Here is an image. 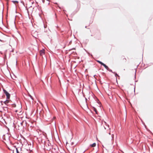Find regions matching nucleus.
<instances>
[{
	"mask_svg": "<svg viewBox=\"0 0 153 153\" xmlns=\"http://www.w3.org/2000/svg\"><path fill=\"white\" fill-rule=\"evenodd\" d=\"M44 144L45 146L46 147L47 150L50 151L53 148L52 146H51V144L49 143V142H48V143H47L46 141H44Z\"/></svg>",
	"mask_w": 153,
	"mask_h": 153,
	"instance_id": "obj_1",
	"label": "nucleus"
},
{
	"mask_svg": "<svg viewBox=\"0 0 153 153\" xmlns=\"http://www.w3.org/2000/svg\"><path fill=\"white\" fill-rule=\"evenodd\" d=\"M4 93L7 97V99H9L10 97V94L5 89H3Z\"/></svg>",
	"mask_w": 153,
	"mask_h": 153,
	"instance_id": "obj_2",
	"label": "nucleus"
},
{
	"mask_svg": "<svg viewBox=\"0 0 153 153\" xmlns=\"http://www.w3.org/2000/svg\"><path fill=\"white\" fill-rule=\"evenodd\" d=\"M93 110L95 112L96 114H98V112L95 107H92Z\"/></svg>",
	"mask_w": 153,
	"mask_h": 153,
	"instance_id": "obj_3",
	"label": "nucleus"
},
{
	"mask_svg": "<svg viewBox=\"0 0 153 153\" xmlns=\"http://www.w3.org/2000/svg\"><path fill=\"white\" fill-rule=\"evenodd\" d=\"M96 146V143H94L92 144H90V146L91 147H94Z\"/></svg>",
	"mask_w": 153,
	"mask_h": 153,
	"instance_id": "obj_4",
	"label": "nucleus"
},
{
	"mask_svg": "<svg viewBox=\"0 0 153 153\" xmlns=\"http://www.w3.org/2000/svg\"><path fill=\"white\" fill-rule=\"evenodd\" d=\"M102 66H103L107 70L109 68L104 63L102 65Z\"/></svg>",
	"mask_w": 153,
	"mask_h": 153,
	"instance_id": "obj_5",
	"label": "nucleus"
},
{
	"mask_svg": "<svg viewBox=\"0 0 153 153\" xmlns=\"http://www.w3.org/2000/svg\"><path fill=\"white\" fill-rule=\"evenodd\" d=\"M97 62H98L100 64H101V65H102L104 63H103L102 62L99 61V60H97Z\"/></svg>",
	"mask_w": 153,
	"mask_h": 153,
	"instance_id": "obj_6",
	"label": "nucleus"
},
{
	"mask_svg": "<svg viewBox=\"0 0 153 153\" xmlns=\"http://www.w3.org/2000/svg\"><path fill=\"white\" fill-rule=\"evenodd\" d=\"M40 53L41 54H42V53H44V49H42V50H41L40 51Z\"/></svg>",
	"mask_w": 153,
	"mask_h": 153,
	"instance_id": "obj_7",
	"label": "nucleus"
},
{
	"mask_svg": "<svg viewBox=\"0 0 153 153\" xmlns=\"http://www.w3.org/2000/svg\"><path fill=\"white\" fill-rule=\"evenodd\" d=\"M96 101L98 103V104H99L100 105V101H99V100H98V99L97 98H96Z\"/></svg>",
	"mask_w": 153,
	"mask_h": 153,
	"instance_id": "obj_8",
	"label": "nucleus"
},
{
	"mask_svg": "<svg viewBox=\"0 0 153 153\" xmlns=\"http://www.w3.org/2000/svg\"><path fill=\"white\" fill-rule=\"evenodd\" d=\"M107 70L110 72L112 73L113 74H115V72H113L112 70L111 69H110L109 68H108V70Z\"/></svg>",
	"mask_w": 153,
	"mask_h": 153,
	"instance_id": "obj_9",
	"label": "nucleus"
},
{
	"mask_svg": "<svg viewBox=\"0 0 153 153\" xmlns=\"http://www.w3.org/2000/svg\"><path fill=\"white\" fill-rule=\"evenodd\" d=\"M7 99H7V100L3 102V103L5 104L6 105L8 103V102L7 101H8Z\"/></svg>",
	"mask_w": 153,
	"mask_h": 153,
	"instance_id": "obj_10",
	"label": "nucleus"
},
{
	"mask_svg": "<svg viewBox=\"0 0 153 153\" xmlns=\"http://www.w3.org/2000/svg\"><path fill=\"white\" fill-rule=\"evenodd\" d=\"M12 2H13L14 4H15V3H18L19 2L17 1H12Z\"/></svg>",
	"mask_w": 153,
	"mask_h": 153,
	"instance_id": "obj_11",
	"label": "nucleus"
},
{
	"mask_svg": "<svg viewBox=\"0 0 153 153\" xmlns=\"http://www.w3.org/2000/svg\"><path fill=\"white\" fill-rule=\"evenodd\" d=\"M115 74V76L116 77H117V76H119V75L117 73L115 72V74Z\"/></svg>",
	"mask_w": 153,
	"mask_h": 153,
	"instance_id": "obj_12",
	"label": "nucleus"
},
{
	"mask_svg": "<svg viewBox=\"0 0 153 153\" xmlns=\"http://www.w3.org/2000/svg\"><path fill=\"white\" fill-rule=\"evenodd\" d=\"M16 153H19V152L18 151V148H16Z\"/></svg>",
	"mask_w": 153,
	"mask_h": 153,
	"instance_id": "obj_13",
	"label": "nucleus"
},
{
	"mask_svg": "<svg viewBox=\"0 0 153 153\" xmlns=\"http://www.w3.org/2000/svg\"><path fill=\"white\" fill-rule=\"evenodd\" d=\"M29 96L30 97V98L32 99L33 100V98L32 96H31L30 94H29Z\"/></svg>",
	"mask_w": 153,
	"mask_h": 153,
	"instance_id": "obj_14",
	"label": "nucleus"
},
{
	"mask_svg": "<svg viewBox=\"0 0 153 153\" xmlns=\"http://www.w3.org/2000/svg\"><path fill=\"white\" fill-rule=\"evenodd\" d=\"M85 101H86V104L87 107H88V105H87V99L85 97Z\"/></svg>",
	"mask_w": 153,
	"mask_h": 153,
	"instance_id": "obj_15",
	"label": "nucleus"
},
{
	"mask_svg": "<svg viewBox=\"0 0 153 153\" xmlns=\"http://www.w3.org/2000/svg\"><path fill=\"white\" fill-rule=\"evenodd\" d=\"M114 134H112L111 135V137H112V139H113V138H114Z\"/></svg>",
	"mask_w": 153,
	"mask_h": 153,
	"instance_id": "obj_16",
	"label": "nucleus"
},
{
	"mask_svg": "<svg viewBox=\"0 0 153 153\" xmlns=\"http://www.w3.org/2000/svg\"><path fill=\"white\" fill-rule=\"evenodd\" d=\"M75 48H73L72 49H70L69 50V51H71V50H75Z\"/></svg>",
	"mask_w": 153,
	"mask_h": 153,
	"instance_id": "obj_17",
	"label": "nucleus"
},
{
	"mask_svg": "<svg viewBox=\"0 0 153 153\" xmlns=\"http://www.w3.org/2000/svg\"><path fill=\"white\" fill-rule=\"evenodd\" d=\"M71 42H72V41L71 40L69 42V45H70L71 44Z\"/></svg>",
	"mask_w": 153,
	"mask_h": 153,
	"instance_id": "obj_18",
	"label": "nucleus"
},
{
	"mask_svg": "<svg viewBox=\"0 0 153 153\" xmlns=\"http://www.w3.org/2000/svg\"><path fill=\"white\" fill-rule=\"evenodd\" d=\"M23 122H21V123H20V124L21 125H22L23 124Z\"/></svg>",
	"mask_w": 153,
	"mask_h": 153,
	"instance_id": "obj_19",
	"label": "nucleus"
},
{
	"mask_svg": "<svg viewBox=\"0 0 153 153\" xmlns=\"http://www.w3.org/2000/svg\"><path fill=\"white\" fill-rule=\"evenodd\" d=\"M13 107H15L16 106V105L15 104H13Z\"/></svg>",
	"mask_w": 153,
	"mask_h": 153,
	"instance_id": "obj_20",
	"label": "nucleus"
},
{
	"mask_svg": "<svg viewBox=\"0 0 153 153\" xmlns=\"http://www.w3.org/2000/svg\"><path fill=\"white\" fill-rule=\"evenodd\" d=\"M144 126L146 128V126L145 124L144 123Z\"/></svg>",
	"mask_w": 153,
	"mask_h": 153,
	"instance_id": "obj_21",
	"label": "nucleus"
},
{
	"mask_svg": "<svg viewBox=\"0 0 153 153\" xmlns=\"http://www.w3.org/2000/svg\"><path fill=\"white\" fill-rule=\"evenodd\" d=\"M96 76V75H94V78H95V76Z\"/></svg>",
	"mask_w": 153,
	"mask_h": 153,
	"instance_id": "obj_22",
	"label": "nucleus"
},
{
	"mask_svg": "<svg viewBox=\"0 0 153 153\" xmlns=\"http://www.w3.org/2000/svg\"><path fill=\"white\" fill-rule=\"evenodd\" d=\"M63 152H64V153H66V152H65V151H64V150L63 151Z\"/></svg>",
	"mask_w": 153,
	"mask_h": 153,
	"instance_id": "obj_23",
	"label": "nucleus"
},
{
	"mask_svg": "<svg viewBox=\"0 0 153 153\" xmlns=\"http://www.w3.org/2000/svg\"><path fill=\"white\" fill-rule=\"evenodd\" d=\"M135 74H136V73H135ZM135 77H136L135 74Z\"/></svg>",
	"mask_w": 153,
	"mask_h": 153,
	"instance_id": "obj_24",
	"label": "nucleus"
},
{
	"mask_svg": "<svg viewBox=\"0 0 153 153\" xmlns=\"http://www.w3.org/2000/svg\"><path fill=\"white\" fill-rule=\"evenodd\" d=\"M149 131L150 132H151V133H152V132H151V131H150L149 130Z\"/></svg>",
	"mask_w": 153,
	"mask_h": 153,
	"instance_id": "obj_25",
	"label": "nucleus"
},
{
	"mask_svg": "<svg viewBox=\"0 0 153 153\" xmlns=\"http://www.w3.org/2000/svg\"><path fill=\"white\" fill-rule=\"evenodd\" d=\"M109 134L110 135L111 134L110 133H109Z\"/></svg>",
	"mask_w": 153,
	"mask_h": 153,
	"instance_id": "obj_26",
	"label": "nucleus"
},
{
	"mask_svg": "<svg viewBox=\"0 0 153 153\" xmlns=\"http://www.w3.org/2000/svg\"><path fill=\"white\" fill-rule=\"evenodd\" d=\"M0 41H1H1H2V40H1L0 39Z\"/></svg>",
	"mask_w": 153,
	"mask_h": 153,
	"instance_id": "obj_27",
	"label": "nucleus"
},
{
	"mask_svg": "<svg viewBox=\"0 0 153 153\" xmlns=\"http://www.w3.org/2000/svg\"><path fill=\"white\" fill-rule=\"evenodd\" d=\"M25 126H26V122H25Z\"/></svg>",
	"mask_w": 153,
	"mask_h": 153,
	"instance_id": "obj_28",
	"label": "nucleus"
},
{
	"mask_svg": "<svg viewBox=\"0 0 153 153\" xmlns=\"http://www.w3.org/2000/svg\"><path fill=\"white\" fill-rule=\"evenodd\" d=\"M86 27H87V26H85V28H86Z\"/></svg>",
	"mask_w": 153,
	"mask_h": 153,
	"instance_id": "obj_29",
	"label": "nucleus"
},
{
	"mask_svg": "<svg viewBox=\"0 0 153 153\" xmlns=\"http://www.w3.org/2000/svg\"><path fill=\"white\" fill-rule=\"evenodd\" d=\"M104 128L105 129H106V128L105 127H104Z\"/></svg>",
	"mask_w": 153,
	"mask_h": 153,
	"instance_id": "obj_30",
	"label": "nucleus"
},
{
	"mask_svg": "<svg viewBox=\"0 0 153 153\" xmlns=\"http://www.w3.org/2000/svg\"><path fill=\"white\" fill-rule=\"evenodd\" d=\"M124 59H125V60H126V59L125 58H124Z\"/></svg>",
	"mask_w": 153,
	"mask_h": 153,
	"instance_id": "obj_31",
	"label": "nucleus"
},
{
	"mask_svg": "<svg viewBox=\"0 0 153 153\" xmlns=\"http://www.w3.org/2000/svg\"><path fill=\"white\" fill-rule=\"evenodd\" d=\"M85 151H84V152L83 153H84L85 152Z\"/></svg>",
	"mask_w": 153,
	"mask_h": 153,
	"instance_id": "obj_32",
	"label": "nucleus"
},
{
	"mask_svg": "<svg viewBox=\"0 0 153 153\" xmlns=\"http://www.w3.org/2000/svg\"><path fill=\"white\" fill-rule=\"evenodd\" d=\"M2 102V101H1V102Z\"/></svg>",
	"mask_w": 153,
	"mask_h": 153,
	"instance_id": "obj_33",
	"label": "nucleus"
},
{
	"mask_svg": "<svg viewBox=\"0 0 153 153\" xmlns=\"http://www.w3.org/2000/svg\"><path fill=\"white\" fill-rule=\"evenodd\" d=\"M135 87L134 88V89L135 90Z\"/></svg>",
	"mask_w": 153,
	"mask_h": 153,
	"instance_id": "obj_34",
	"label": "nucleus"
}]
</instances>
